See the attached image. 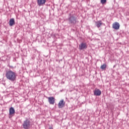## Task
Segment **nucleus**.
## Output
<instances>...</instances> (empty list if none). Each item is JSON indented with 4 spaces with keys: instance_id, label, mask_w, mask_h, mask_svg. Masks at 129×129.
Masks as SVG:
<instances>
[{
    "instance_id": "1",
    "label": "nucleus",
    "mask_w": 129,
    "mask_h": 129,
    "mask_svg": "<svg viewBox=\"0 0 129 129\" xmlns=\"http://www.w3.org/2000/svg\"><path fill=\"white\" fill-rule=\"evenodd\" d=\"M17 76H18L17 73L13 72L12 71L9 70L6 72V77L7 79L10 80L11 82H16Z\"/></svg>"
},
{
    "instance_id": "2",
    "label": "nucleus",
    "mask_w": 129,
    "mask_h": 129,
    "mask_svg": "<svg viewBox=\"0 0 129 129\" xmlns=\"http://www.w3.org/2000/svg\"><path fill=\"white\" fill-rule=\"evenodd\" d=\"M68 21L69 25L71 26H75L77 23V17H76L75 14L71 15V14H70L69 15Z\"/></svg>"
},
{
    "instance_id": "3",
    "label": "nucleus",
    "mask_w": 129,
    "mask_h": 129,
    "mask_svg": "<svg viewBox=\"0 0 129 129\" xmlns=\"http://www.w3.org/2000/svg\"><path fill=\"white\" fill-rule=\"evenodd\" d=\"M22 127L24 129H30L31 128V121L29 119H26L23 121L22 124Z\"/></svg>"
},
{
    "instance_id": "4",
    "label": "nucleus",
    "mask_w": 129,
    "mask_h": 129,
    "mask_svg": "<svg viewBox=\"0 0 129 129\" xmlns=\"http://www.w3.org/2000/svg\"><path fill=\"white\" fill-rule=\"evenodd\" d=\"M47 98L48 99L49 104H52L53 105V104L55 103V100H56L55 98L54 97H47Z\"/></svg>"
},
{
    "instance_id": "5",
    "label": "nucleus",
    "mask_w": 129,
    "mask_h": 129,
    "mask_svg": "<svg viewBox=\"0 0 129 129\" xmlns=\"http://www.w3.org/2000/svg\"><path fill=\"white\" fill-rule=\"evenodd\" d=\"M64 106H65V102H64V100H61L58 104V108H63Z\"/></svg>"
},
{
    "instance_id": "6",
    "label": "nucleus",
    "mask_w": 129,
    "mask_h": 129,
    "mask_svg": "<svg viewBox=\"0 0 129 129\" xmlns=\"http://www.w3.org/2000/svg\"><path fill=\"white\" fill-rule=\"evenodd\" d=\"M46 0H37V5L39 7L43 6L46 3Z\"/></svg>"
},
{
    "instance_id": "7",
    "label": "nucleus",
    "mask_w": 129,
    "mask_h": 129,
    "mask_svg": "<svg viewBox=\"0 0 129 129\" xmlns=\"http://www.w3.org/2000/svg\"><path fill=\"white\" fill-rule=\"evenodd\" d=\"M15 109L14 107H11L9 109V115L10 116H14V115L15 114Z\"/></svg>"
},
{
    "instance_id": "8",
    "label": "nucleus",
    "mask_w": 129,
    "mask_h": 129,
    "mask_svg": "<svg viewBox=\"0 0 129 129\" xmlns=\"http://www.w3.org/2000/svg\"><path fill=\"white\" fill-rule=\"evenodd\" d=\"M94 95H96V96L101 95V91L99 89L95 90L94 91Z\"/></svg>"
},
{
    "instance_id": "9",
    "label": "nucleus",
    "mask_w": 129,
    "mask_h": 129,
    "mask_svg": "<svg viewBox=\"0 0 129 129\" xmlns=\"http://www.w3.org/2000/svg\"><path fill=\"white\" fill-rule=\"evenodd\" d=\"M112 27L115 30H119L120 27L119 23L118 22H115V23L113 24Z\"/></svg>"
},
{
    "instance_id": "10",
    "label": "nucleus",
    "mask_w": 129,
    "mask_h": 129,
    "mask_svg": "<svg viewBox=\"0 0 129 129\" xmlns=\"http://www.w3.org/2000/svg\"><path fill=\"white\" fill-rule=\"evenodd\" d=\"M87 48V46H86V43L82 42L80 45H79L80 50H83L84 49H86Z\"/></svg>"
},
{
    "instance_id": "11",
    "label": "nucleus",
    "mask_w": 129,
    "mask_h": 129,
    "mask_svg": "<svg viewBox=\"0 0 129 129\" xmlns=\"http://www.w3.org/2000/svg\"><path fill=\"white\" fill-rule=\"evenodd\" d=\"M14 25H16V22H15V19L14 18L10 19L9 21V26H10V27H13Z\"/></svg>"
},
{
    "instance_id": "12",
    "label": "nucleus",
    "mask_w": 129,
    "mask_h": 129,
    "mask_svg": "<svg viewBox=\"0 0 129 129\" xmlns=\"http://www.w3.org/2000/svg\"><path fill=\"white\" fill-rule=\"evenodd\" d=\"M96 25L97 28H100V27H101V25H102V22L100 20L98 21L97 22H96Z\"/></svg>"
},
{
    "instance_id": "13",
    "label": "nucleus",
    "mask_w": 129,
    "mask_h": 129,
    "mask_svg": "<svg viewBox=\"0 0 129 129\" xmlns=\"http://www.w3.org/2000/svg\"><path fill=\"white\" fill-rule=\"evenodd\" d=\"M106 64L104 63L101 66L100 68L102 70H105L106 69Z\"/></svg>"
},
{
    "instance_id": "14",
    "label": "nucleus",
    "mask_w": 129,
    "mask_h": 129,
    "mask_svg": "<svg viewBox=\"0 0 129 129\" xmlns=\"http://www.w3.org/2000/svg\"><path fill=\"white\" fill-rule=\"evenodd\" d=\"M106 0H101V3L102 5H104V4H106Z\"/></svg>"
},
{
    "instance_id": "15",
    "label": "nucleus",
    "mask_w": 129,
    "mask_h": 129,
    "mask_svg": "<svg viewBox=\"0 0 129 129\" xmlns=\"http://www.w3.org/2000/svg\"><path fill=\"white\" fill-rule=\"evenodd\" d=\"M49 129H53V127H52V126H50V127H49Z\"/></svg>"
}]
</instances>
